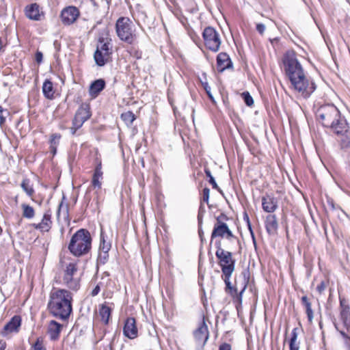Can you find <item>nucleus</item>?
<instances>
[{"instance_id": "f257e3e1", "label": "nucleus", "mask_w": 350, "mask_h": 350, "mask_svg": "<svg viewBox=\"0 0 350 350\" xmlns=\"http://www.w3.org/2000/svg\"><path fill=\"white\" fill-rule=\"evenodd\" d=\"M286 75L289 79L293 88L301 96L307 98L314 92L317 85L313 80L307 76L301 64L293 51H286L282 57Z\"/></svg>"}, {"instance_id": "f03ea898", "label": "nucleus", "mask_w": 350, "mask_h": 350, "mask_svg": "<svg viewBox=\"0 0 350 350\" xmlns=\"http://www.w3.org/2000/svg\"><path fill=\"white\" fill-rule=\"evenodd\" d=\"M316 116L323 126L330 129L335 134L344 133L349 129L347 120L333 104L321 106Z\"/></svg>"}, {"instance_id": "7ed1b4c3", "label": "nucleus", "mask_w": 350, "mask_h": 350, "mask_svg": "<svg viewBox=\"0 0 350 350\" xmlns=\"http://www.w3.org/2000/svg\"><path fill=\"white\" fill-rule=\"evenodd\" d=\"M215 255L219 260V263L224 275L226 292L232 297L238 317H239L241 312V292H239L237 288L232 286L230 282V278L234 269V261L232 259L231 253L224 250L216 251Z\"/></svg>"}, {"instance_id": "20e7f679", "label": "nucleus", "mask_w": 350, "mask_h": 350, "mask_svg": "<svg viewBox=\"0 0 350 350\" xmlns=\"http://www.w3.org/2000/svg\"><path fill=\"white\" fill-rule=\"evenodd\" d=\"M71 293L65 289H57L51 292L48 309L55 317L67 320L72 310Z\"/></svg>"}, {"instance_id": "39448f33", "label": "nucleus", "mask_w": 350, "mask_h": 350, "mask_svg": "<svg viewBox=\"0 0 350 350\" xmlns=\"http://www.w3.org/2000/svg\"><path fill=\"white\" fill-rule=\"evenodd\" d=\"M92 237L84 228L78 230L71 237L68 250L75 257H81L90 252L92 248Z\"/></svg>"}, {"instance_id": "423d86ee", "label": "nucleus", "mask_w": 350, "mask_h": 350, "mask_svg": "<svg viewBox=\"0 0 350 350\" xmlns=\"http://www.w3.org/2000/svg\"><path fill=\"white\" fill-rule=\"evenodd\" d=\"M116 31L118 37L127 44L137 41L135 25L129 17L122 16L117 20Z\"/></svg>"}, {"instance_id": "0eeeda50", "label": "nucleus", "mask_w": 350, "mask_h": 350, "mask_svg": "<svg viewBox=\"0 0 350 350\" xmlns=\"http://www.w3.org/2000/svg\"><path fill=\"white\" fill-rule=\"evenodd\" d=\"M340 320L342 323L344 328L346 329H340L336 323L334 324L336 329L340 332L342 337L345 340V342L350 345V336L348 333L350 332V307L346 299L340 297Z\"/></svg>"}, {"instance_id": "6e6552de", "label": "nucleus", "mask_w": 350, "mask_h": 350, "mask_svg": "<svg viewBox=\"0 0 350 350\" xmlns=\"http://www.w3.org/2000/svg\"><path fill=\"white\" fill-rule=\"evenodd\" d=\"M112 47L109 45H97L96 50L94 54V59L98 66H104L106 64L111 61Z\"/></svg>"}, {"instance_id": "1a4fd4ad", "label": "nucleus", "mask_w": 350, "mask_h": 350, "mask_svg": "<svg viewBox=\"0 0 350 350\" xmlns=\"http://www.w3.org/2000/svg\"><path fill=\"white\" fill-rule=\"evenodd\" d=\"M220 217L221 216L217 217V222L215 224L213 232L211 233V243L216 237H226L229 240L234 239H237L238 243H239V239L233 235L227 224L221 221Z\"/></svg>"}, {"instance_id": "9d476101", "label": "nucleus", "mask_w": 350, "mask_h": 350, "mask_svg": "<svg viewBox=\"0 0 350 350\" xmlns=\"http://www.w3.org/2000/svg\"><path fill=\"white\" fill-rule=\"evenodd\" d=\"M80 12L77 8L68 6L63 9L61 12V19L64 25L72 24L79 16Z\"/></svg>"}, {"instance_id": "9b49d317", "label": "nucleus", "mask_w": 350, "mask_h": 350, "mask_svg": "<svg viewBox=\"0 0 350 350\" xmlns=\"http://www.w3.org/2000/svg\"><path fill=\"white\" fill-rule=\"evenodd\" d=\"M193 335L198 345L203 347L209 337L208 327L204 321L200 324L198 329L194 332Z\"/></svg>"}, {"instance_id": "f8f14e48", "label": "nucleus", "mask_w": 350, "mask_h": 350, "mask_svg": "<svg viewBox=\"0 0 350 350\" xmlns=\"http://www.w3.org/2000/svg\"><path fill=\"white\" fill-rule=\"evenodd\" d=\"M278 199L273 195L266 194L262 197V207L267 213H273L278 207Z\"/></svg>"}, {"instance_id": "ddd939ff", "label": "nucleus", "mask_w": 350, "mask_h": 350, "mask_svg": "<svg viewBox=\"0 0 350 350\" xmlns=\"http://www.w3.org/2000/svg\"><path fill=\"white\" fill-rule=\"evenodd\" d=\"M123 333L126 337L130 339L135 338L137 336V328L134 318L129 317L126 319L123 327Z\"/></svg>"}, {"instance_id": "4468645a", "label": "nucleus", "mask_w": 350, "mask_h": 350, "mask_svg": "<svg viewBox=\"0 0 350 350\" xmlns=\"http://www.w3.org/2000/svg\"><path fill=\"white\" fill-rule=\"evenodd\" d=\"M202 36L205 43L213 42L214 44H221L219 34L213 27H206L202 32Z\"/></svg>"}, {"instance_id": "2eb2a0df", "label": "nucleus", "mask_w": 350, "mask_h": 350, "mask_svg": "<svg viewBox=\"0 0 350 350\" xmlns=\"http://www.w3.org/2000/svg\"><path fill=\"white\" fill-rule=\"evenodd\" d=\"M21 324V317L18 315L14 316L10 321L5 325L3 330L1 331V334L5 336L13 332H18Z\"/></svg>"}, {"instance_id": "dca6fc26", "label": "nucleus", "mask_w": 350, "mask_h": 350, "mask_svg": "<svg viewBox=\"0 0 350 350\" xmlns=\"http://www.w3.org/2000/svg\"><path fill=\"white\" fill-rule=\"evenodd\" d=\"M265 226L266 230L269 235H275L278 229V223L275 215H268L265 220Z\"/></svg>"}, {"instance_id": "f3484780", "label": "nucleus", "mask_w": 350, "mask_h": 350, "mask_svg": "<svg viewBox=\"0 0 350 350\" xmlns=\"http://www.w3.org/2000/svg\"><path fill=\"white\" fill-rule=\"evenodd\" d=\"M232 62L229 56L225 53H220L217 57V69L218 72H223L231 66Z\"/></svg>"}, {"instance_id": "a211bd4d", "label": "nucleus", "mask_w": 350, "mask_h": 350, "mask_svg": "<svg viewBox=\"0 0 350 350\" xmlns=\"http://www.w3.org/2000/svg\"><path fill=\"white\" fill-rule=\"evenodd\" d=\"M51 213L50 211H48L44 214L41 222L34 224V227L36 229L40 230L42 232H48L51 227Z\"/></svg>"}, {"instance_id": "6ab92c4d", "label": "nucleus", "mask_w": 350, "mask_h": 350, "mask_svg": "<svg viewBox=\"0 0 350 350\" xmlns=\"http://www.w3.org/2000/svg\"><path fill=\"white\" fill-rule=\"evenodd\" d=\"M26 16L33 21H40L41 14L40 13L39 5L37 3H31L25 8Z\"/></svg>"}, {"instance_id": "aec40b11", "label": "nucleus", "mask_w": 350, "mask_h": 350, "mask_svg": "<svg viewBox=\"0 0 350 350\" xmlns=\"http://www.w3.org/2000/svg\"><path fill=\"white\" fill-rule=\"evenodd\" d=\"M62 328V324L54 320L50 321L48 326V333L51 340H55L59 338Z\"/></svg>"}, {"instance_id": "412c9836", "label": "nucleus", "mask_w": 350, "mask_h": 350, "mask_svg": "<svg viewBox=\"0 0 350 350\" xmlns=\"http://www.w3.org/2000/svg\"><path fill=\"white\" fill-rule=\"evenodd\" d=\"M105 81L103 79H98L94 81L90 86V94L92 96H96L105 88Z\"/></svg>"}, {"instance_id": "4be33fe9", "label": "nucleus", "mask_w": 350, "mask_h": 350, "mask_svg": "<svg viewBox=\"0 0 350 350\" xmlns=\"http://www.w3.org/2000/svg\"><path fill=\"white\" fill-rule=\"evenodd\" d=\"M103 178V172H102V164L101 161H99L94 171L92 184L94 187H97L98 189L101 188V182L100 179Z\"/></svg>"}, {"instance_id": "5701e85b", "label": "nucleus", "mask_w": 350, "mask_h": 350, "mask_svg": "<svg viewBox=\"0 0 350 350\" xmlns=\"http://www.w3.org/2000/svg\"><path fill=\"white\" fill-rule=\"evenodd\" d=\"M96 40L98 44H109L111 39L109 36V30L107 27H104L98 31L96 33Z\"/></svg>"}, {"instance_id": "b1692460", "label": "nucleus", "mask_w": 350, "mask_h": 350, "mask_svg": "<svg viewBox=\"0 0 350 350\" xmlns=\"http://www.w3.org/2000/svg\"><path fill=\"white\" fill-rule=\"evenodd\" d=\"M75 116L81 118L83 121H87L91 117V112L89 105H81L80 107H79Z\"/></svg>"}, {"instance_id": "393cba45", "label": "nucleus", "mask_w": 350, "mask_h": 350, "mask_svg": "<svg viewBox=\"0 0 350 350\" xmlns=\"http://www.w3.org/2000/svg\"><path fill=\"white\" fill-rule=\"evenodd\" d=\"M301 300V304L305 307L308 322L310 323H312L313 320V311L312 309L311 302L310 301L307 296H303Z\"/></svg>"}, {"instance_id": "a878e982", "label": "nucleus", "mask_w": 350, "mask_h": 350, "mask_svg": "<svg viewBox=\"0 0 350 350\" xmlns=\"http://www.w3.org/2000/svg\"><path fill=\"white\" fill-rule=\"evenodd\" d=\"M42 92L44 96L47 98H52L53 97L54 91L53 83L46 79L42 85Z\"/></svg>"}, {"instance_id": "bb28decb", "label": "nucleus", "mask_w": 350, "mask_h": 350, "mask_svg": "<svg viewBox=\"0 0 350 350\" xmlns=\"http://www.w3.org/2000/svg\"><path fill=\"white\" fill-rule=\"evenodd\" d=\"M111 312V309L109 306L104 304H103L99 309V314L101 317V320L106 325L109 323Z\"/></svg>"}, {"instance_id": "cd10ccee", "label": "nucleus", "mask_w": 350, "mask_h": 350, "mask_svg": "<svg viewBox=\"0 0 350 350\" xmlns=\"http://www.w3.org/2000/svg\"><path fill=\"white\" fill-rule=\"evenodd\" d=\"M339 139L338 142L342 148H347L350 146V132L349 129L344 133L340 134H336Z\"/></svg>"}, {"instance_id": "c85d7f7f", "label": "nucleus", "mask_w": 350, "mask_h": 350, "mask_svg": "<svg viewBox=\"0 0 350 350\" xmlns=\"http://www.w3.org/2000/svg\"><path fill=\"white\" fill-rule=\"evenodd\" d=\"M290 350H299V342L297 341V328H294L291 332V337L289 341Z\"/></svg>"}, {"instance_id": "c756f323", "label": "nucleus", "mask_w": 350, "mask_h": 350, "mask_svg": "<svg viewBox=\"0 0 350 350\" xmlns=\"http://www.w3.org/2000/svg\"><path fill=\"white\" fill-rule=\"evenodd\" d=\"M111 247V243L109 241H107L105 239L104 233L103 230L100 232V242L99 245V251L100 252H109Z\"/></svg>"}, {"instance_id": "7c9ffc66", "label": "nucleus", "mask_w": 350, "mask_h": 350, "mask_svg": "<svg viewBox=\"0 0 350 350\" xmlns=\"http://www.w3.org/2000/svg\"><path fill=\"white\" fill-rule=\"evenodd\" d=\"M77 268L76 264L72 262L69 263L65 270L63 280H67L73 278V275L77 272Z\"/></svg>"}, {"instance_id": "2f4dec72", "label": "nucleus", "mask_w": 350, "mask_h": 350, "mask_svg": "<svg viewBox=\"0 0 350 350\" xmlns=\"http://www.w3.org/2000/svg\"><path fill=\"white\" fill-rule=\"evenodd\" d=\"M21 186L28 196L31 197L33 195L34 189L33 187L30 185V180L29 179H23Z\"/></svg>"}, {"instance_id": "473e14b6", "label": "nucleus", "mask_w": 350, "mask_h": 350, "mask_svg": "<svg viewBox=\"0 0 350 350\" xmlns=\"http://www.w3.org/2000/svg\"><path fill=\"white\" fill-rule=\"evenodd\" d=\"M21 206L23 211V215L24 217L31 219L34 217L35 211L33 207L26 204H23Z\"/></svg>"}, {"instance_id": "72a5a7b5", "label": "nucleus", "mask_w": 350, "mask_h": 350, "mask_svg": "<svg viewBox=\"0 0 350 350\" xmlns=\"http://www.w3.org/2000/svg\"><path fill=\"white\" fill-rule=\"evenodd\" d=\"M64 283L71 290L77 291L80 286L79 280L77 278H71L64 280Z\"/></svg>"}, {"instance_id": "f704fd0d", "label": "nucleus", "mask_w": 350, "mask_h": 350, "mask_svg": "<svg viewBox=\"0 0 350 350\" xmlns=\"http://www.w3.org/2000/svg\"><path fill=\"white\" fill-rule=\"evenodd\" d=\"M122 120L127 124L131 125L135 120V116L132 111H126L121 115Z\"/></svg>"}, {"instance_id": "c9c22d12", "label": "nucleus", "mask_w": 350, "mask_h": 350, "mask_svg": "<svg viewBox=\"0 0 350 350\" xmlns=\"http://www.w3.org/2000/svg\"><path fill=\"white\" fill-rule=\"evenodd\" d=\"M109 252H98L96 262L98 265L106 264L109 260Z\"/></svg>"}, {"instance_id": "e433bc0d", "label": "nucleus", "mask_w": 350, "mask_h": 350, "mask_svg": "<svg viewBox=\"0 0 350 350\" xmlns=\"http://www.w3.org/2000/svg\"><path fill=\"white\" fill-rule=\"evenodd\" d=\"M242 99L247 106L252 107L254 105V99L249 92L246 91L242 92Z\"/></svg>"}, {"instance_id": "4c0bfd02", "label": "nucleus", "mask_w": 350, "mask_h": 350, "mask_svg": "<svg viewBox=\"0 0 350 350\" xmlns=\"http://www.w3.org/2000/svg\"><path fill=\"white\" fill-rule=\"evenodd\" d=\"M62 135L59 133H53L50 137V146H58L59 144Z\"/></svg>"}, {"instance_id": "58836bf2", "label": "nucleus", "mask_w": 350, "mask_h": 350, "mask_svg": "<svg viewBox=\"0 0 350 350\" xmlns=\"http://www.w3.org/2000/svg\"><path fill=\"white\" fill-rule=\"evenodd\" d=\"M204 172H205L206 176L209 178V183H210V184L212 185L213 188L217 189L218 186L215 180V178L212 176L211 171L208 169H205Z\"/></svg>"}, {"instance_id": "ea45409f", "label": "nucleus", "mask_w": 350, "mask_h": 350, "mask_svg": "<svg viewBox=\"0 0 350 350\" xmlns=\"http://www.w3.org/2000/svg\"><path fill=\"white\" fill-rule=\"evenodd\" d=\"M326 202H327L328 208L330 211H335L337 208H340L339 206H338L337 204H335L334 200L329 197H327Z\"/></svg>"}, {"instance_id": "a19ab883", "label": "nucleus", "mask_w": 350, "mask_h": 350, "mask_svg": "<svg viewBox=\"0 0 350 350\" xmlns=\"http://www.w3.org/2000/svg\"><path fill=\"white\" fill-rule=\"evenodd\" d=\"M33 350H46L43 342L40 338H38L32 347Z\"/></svg>"}, {"instance_id": "79ce46f5", "label": "nucleus", "mask_w": 350, "mask_h": 350, "mask_svg": "<svg viewBox=\"0 0 350 350\" xmlns=\"http://www.w3.org/2000/svg\"><path fill=\"white\" fill-rule=\"evenodd\" d=\"M85 122V121H83L81 118H79L75 116L74 118L72 120V124H73V126H76L77 128L80 129Z\"/></svg>"}, {"instance_id": "37998d69", "label": "nucleus", "mask_w": 350, "mask_h": 350, "mask_svg": "<svg viewBox=\"0 0 350 350\" xmlns=\"http://www.w3.org/2000/svg\"><path fill=\"white\" fill-rule=\"evenodd\" d=\"M210 189L208 187H205L202 190V201L206 202L208 205Z\"/></svg>"}, {"instance_id": "c03bdc74", "label": "nucleus", "mask_w": 350, "mask_h": 350, "mask_svg": "<svg viewBox=\"0 0 350 350\" xmlns=\"http://www.w3.org/2000/svg\"><path fill=\"white\" fill-rule=\"evenodd\" d=\"M203 85V87L207 94V95L208 96V98L212 100V101H214V98H213V95L211 94V88L209 87V85H208L207 83H202Z\"/></svg>"}, {"instance_id": "a18cd8bd", "label": "nucleus", "mask_w": 350, "mask_h": 350, "mask_svg": "<svg viewBox=\"0 0 350 350\" xmlns=\"http://www.w3.org/2000/svg\"><path fill=\"white\" fill-rule=\"evenodd\" d=\"M6 112V110L4 109L1 105H0V126H1L5 122V117L4 116L3 113Z\"/></svg>"}, {"instance_id": "49530a36", "label": "nucleus", "mask_w": 350, "mask_h": 350, "mask_svg": "<svg viewBox=\"0 0 350 350\" xmlns=\"http://www.w3.org/2000/svg\"><path fill=\"white\" fill-rule=\"evenodd\" d=\"M326 286L324 281H321L317 286V291L321 294L325 289Z\"/></svg>"}, {"instance_id": "de8ad7c7", "label": "nucleus", "mask_w": 350, "mask_h": 350, "mask_svg": "<svg viewBox=\"0 0 350 350\" xmlns=\"http://www.w3.org/2000/svg\"><path fill=\"white\" fill-rule=\"evenodd\" d=\"M35 57L37 63L40 64L42 62L43 58L42 53L41 51H37V52L36 53Z\"/></svg>"}, {"instance_id": "09e8293b", "label": "nucleus", "mask_w": 350, "mask_h": 350, "mask_svg": "<svg viewBox=\"0 0 350 350\" xmlns=\"http://www.w3.org/2000/svg\"><path fill=\"white\" fill-rule=\"evenodd\" d=\"M256 30L260 34H262L265 30V26L262 23H258L256 25Z\"/></svg>"}, {"instance_id": "8fccbe9b", "label": "nucleus", "mask_w": 350, "mask_h": 350, "mask_svg": "<svg viewBox=\"0 0 350 350\" xmlns=\"http://www.w3.org/2000/svg\"><path fill=\"white\" fill-rule=\"evenodd\" d=\"M100 291V284H98L94 288L93 290L91 292V295L92 297H94V296H96L99 292Z\"/></svg>"}, {"instance_id": "3c124183", "label": "nucleus", "mask_w": 350, "mask_h": 350, "mask_svg": "<svg viewBox=\"0 0 350 350\" xmlns=\"http://www.w3.org/2000/svg\"><path fill=\"white\" fill-rule=\"evenodd\" d=\"M219 350H231V346L228 343L224 342L219 345Z\"/></svg>"}, {"instance_id": "603ef678", "label": "nucleus", "mask_w": 350, "mask_h": 350, "mask_svg": "<svg viewBox=\"0 0 350 350\" xmlns=\"http://www.w3.org/2000/svg\"><path fill=\"white\" fill-rule=\"evenodd\" d=\"M205 207L202 204V203L201 202L200 204V206L199 207V210H198V215H202V216H204V214L205 213Z\"/></svg>"}, {"instance_id": "864d4df0", "label": "nucleus", "mask_w": 350, "mask_h": 350, "mask_svg": "<svg viewBox=\"0 0 350 350\" xmlns=\"http://www.w3.org/2000/svg\"><path fill=\"white\" fill-rule=\"evenodd\" d=\"M79 128H77L76 126H73V124H72V126L70 128V133L72 135H75L77 134V130H79Z\"/></svg>"}, {"instance_id": "5fc2aeb1", "label": "nucleus", "mask_w": 350, "mask_h": 350, "mask_svg": "<svg viewBox=\"0 0 350 350\" xmlns=\"http://www.w3.org/2000/svg\"><path fill=\"white\" fill-rule=\"evenodd\" d=\"M219 46L220 45H210L209 49L214 52H217L219 49Z\"/></svg>"}, {"instance_id": "6e6d98bb", "label": "nucleus", "mask_w": 350, "mask_h": 350, "mask_svg": "<svg viewBox=\"0 0 350 350\" xmlns=\"http://www.w3.org/2000/svg\"><path fill=\"white\" fill-rule=\"evenodd\" d=\"M215 245V247L217 248V251H219V250H223L221 248V241H216Z\"/></svg>"}, {"instance_id": "4d7b16f0", "label": "nucleus", "mask_w": 350, "mask_h": 350, "mask_svg": "<svg viewBox=\"0 0 350 350\" xmlns=\"http://www.w3.org/2000/svg\"><path fill=\"white\" fill-rule=\"evenodd\" d=\"M6 347V343L3 340H0V350H5Z\"/></svg>"}, {"instance_id": "13d9d810", "label": "nucleus", "mask_w": 350, "mask_h": 350, "mask_svg": "<svg viewBox=\"0 0 350 350\" xmlns=\"http://www.w3.org/2000/svg\"><path fill=\"white\" fill-rule=\"evenodd\" d=\"M57 146H50L51 152L53 153V154H55L57 152Z\"/></svg>"}, {"instance_id": "bf43d9fd", "label": "nucleus", "mask_w": 350, "mask_h": 350, "mask_svg": "<svg viewBox=\"0 0 350 350\" xmlns=\"http://www.w3.org/2000/svg\"><path fill=\"white\" fill-rule=\"evenodd\" d=\"M198 234H199V237H200L201 239V241H203V235H204V232L202 229V227H199V229H198Z\"/></svg>"}, {"instance_id": "052dcab7", "label": "nucleus", "mask_w": 350, "mask_h": 350, "mask_svg": "<svg viewBox=\"0 0 350 350\" xmlns=\"http://www.w3.org/2000/svg\"><path fill=\"white\" fill-rule=\"evenodd\" d=\"M203 216L198 215V226L202 227Z\"/></svg>"}, {"instance_id": "680f3d73", "label": "nucleus", "mask_w": 350, "mask_h": 350, "mask_svg": "<svg viewBox=\"0 0 350 350\" xmlns=\"http://www.w3.org/2000/svg\"><path fill=\"white\" fill-rule=\"evenodd\" d=\"M247 225L248 230H250L252 238L254 239V232H253V230H252V228L251 223L247 224Z\"/></svg>"}, {"instance_id": "e2e57ef3", "label": "nucleus", "mask_w": 350, "mask_h": 350, "mask_svg": "<svg viewBox=\"0 0 350 350\" xmlns=\"http://www.w3.org/2000/svg\"><path fill=\"white\" fill-rule=\"evenodd\" d=\"M243 219L246 221L247 224L250 223V219H249V217H248V215L247 214V213H244Z\"/></svg>"}, {"instance_id": "0e129e2a", "label": "nucleus", "mask_w": 350, "mask_h": 350, "mask_svg": "<svg viewBox=\"0 0 350 350\" xmlns=\"http://www.w3.org/2000/svg\"><path fill=\"white\" fill-rule=\"evenodd\" d=\"M5 12V8L4 7L0 5V16H3Z\"/></svg>"}, {"instance_id": "69168bd1", "label": "nucleus", "mask_w": 350, "mask_h": 350, "mask_svg": "<svg viewBox=\"0 0 350 350\" xmlns=\"http://www.w3.org/2000/svg\"><path fill=\"white\" fill-rule=\"evenodd\" d=\"M62 202L59 205V207H58V210H57V217L59 216V214H60V210H61V208L62 207Z\"/></svg>"}, {"instance_id": "338daca9", "label": "nucleus", "mask_w": 350, "mask_h": 350, "mask_svg": "<svg viewBox=\"0 0 350 350\" xmlns=\"http://www.w3.org/2000/svg\"><path fill=\"white\" fill-rule=\"evenodd\" d=\"M239 120H238V122H235L234 121V124L237 129V131L239 133H240V128H239Z\"/></svg>"}, {"instance_id": "774afa93", "label": "nucleus", "mask_w": 350, "mask_h": 350, "mask_svg": "<svg viewBox=\"0 0 350 350\" xmlns=\"http://www.w3.org/2000/svg\"><path fill=\"white\" fill-rule=\"evenodd\" d=\"M135 56L137 59L141 58V53H139V52L137 51V52L135 53Z\"/></svg>"}]
</instances>
